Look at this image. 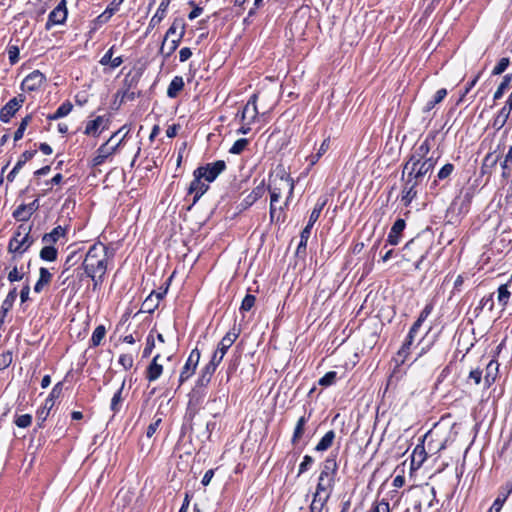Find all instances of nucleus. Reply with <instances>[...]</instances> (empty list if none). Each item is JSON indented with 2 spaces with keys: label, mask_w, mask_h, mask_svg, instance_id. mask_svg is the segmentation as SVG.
<instances>
[{
  "label": "nucleus",
  "mask_w": 512,
  "mask_h": 512,
  "mask_svg": "<svg viewBox=\"0 0 512 512\" xmlns=\"http://www.w3.org/2000/svg\"><path fill=\"white\" fill-rule=\"evenodd\" d=\"M109 257V248L101 242H96L90 246L82 262V269L89 278H94V274H106L107 258Z\"/></svg>",
  "instance_id": "1"
},
{
  "label": "nucleus",
  "mask_w": 512,
  "mask_h": 512,
  "mask_svg": "<svg viewBox=\"0 0 512 512\" xmlns=\"http://www.w3.org/2000/svg\"><path fill=\"white\" fill-rule=\"evenodd\" d=\"M32 227L21 224L14 232L8 244V251L22 255L34 243V238L30 235Z\"/></svg>",
  "instance_id": "2"
},
{
  "label": "nucleus",
  "mask_w": 512,
  "mask_h": 512,
  "mask_svg": "<svg viewBox=\"0 0 512 512\" xmlns=\"http://www.w3.org/2000/svg\"><path fill=\"white\" fill-rule=\"evenodd\" d=\"M326 203H327L326 199H324V200L319 199L317 201V203L315 204V206L309 216L307 225L304 227V229L300 233V242H299L297 250H296L297 255H299L301 252H305L308 239L311 235V230H312L314 224L319 219L320 214H321L323 208L325 207Z\"/></svg>",
  "instance_id": "3"
},
{
  "label": "nucleus",
  "mask_w": 512,
  "mask_h": 512,
  "mask_svg": "<svg viewBox=\"0 0 512 512\" xmlns=\"http://www.w3.org/2000/svg\"><path fill=\"white\" fill-rule=\"evenodd\" d=\"M205 396H206L205 389L195 385V387L188 394L189 400H188L185 418H188L190 421L193 420V418L199 412Z\"/></svg>",
  "instance_id": "4"
},
{
  "label": "nucleus",
  "mask_w": 512,
  "mask_h": 512,
  "mask_svg": "<svg viewBox=\"0 0 512 512\" xmlns=\"http://www.w3.org/2000/svg\"><path fill=\"white\" fill-rule=\"evenodd\" d=\"M226 169V163L224 160H217L211 163H207L203 166H199L194 171L198 173L199 177L205 179L208 183L216 180V178Z\"/></svg>",
  "instance_id": "5"
},
{
  "label": "nucleus",
  "mask_w": 512,
  "mask_h": 512,
  "mask_svg": "<svg viewBox=\"0 0 512 512\" xmlns=\"http://www.w3.org/2000/svg\"><path fill=\"white\" fill-rule=\"evenodd\" d=\"M200 357L201 352L198 348H194L190 352L179 376V386L186 382L195 373Z\"/></svg>",
  "instance_id": "6"
},
{
  "label": "nucleus",
  "mask_w": 512,
  "mask_h": 512,
  "mask_svg": "<svg viewBox=\"0 0 512 512\" xmlns=\"http://www.w3.org/2000/svg\"><path fill=\"white\" fill-rule=\"evenodd\" d=\"M122 129L118 130L116 133H114L110 139L102 144L96 151V155L93 157L92 159V165L93 166H100L102 165L106 159L111 156L113 153H115V151L117 150V148L120 146V144L122 143V140L121 139L117 144H115L114 146H111L109 147V143L112 141V139L118 134L121 132Z\"/></svg>",
  "instance_id": "7"
},
{
  "label": "nucleus",
  "mask_w": 512,
  "mask_h": 512,
  "mask_svg": "<svg viewBox=\"0 0 512 512\" xmlns=\"http://www.w3.org/2000/svg\"><path fill=\"white\" fill-rule=\"evenodd\" d=\"M68 11L66 0H61L58 5L49 13L45 29L50 30L55 25L64 24L67 19Z\"/></svg>",
  "instance_id": "8"
},
{
  "label": "nucleus",
  "mask_w": 512,
  "mask_h": 512,
  "mask_svg": "<svg viewBox=\"0 0 512 512\" xmlns=\"http://www.w3.org/2000/svg\"><path fill=\"white\" fill-rule=\"evenodd\" d=\"M436 163L437 158L431 156L424 159L417 167H411V169L407 170L406 173L408 176L421 182L424 176L434 169Z\"/></svg>",
  "instance_id": "9"
},
{
  "label": "nucleus",
  "mask_w": 512,
  "mask_h": 512,
  "mask_svg": "<svg viewBox=\"0 0 512 512\" xmlns=\"http://www.w3.org/2000/svg\"><path fill=\"white\" fill-rule=\"evenodd\" d=\"M63 391V383L58 382L54 385L52 388L49 396L45 400L44 406L37 411V418L41 419L42 421H45L46 418L49 415L50 410L54 406L55 399H58Z\"/></svg>",
  "instance_id": "10"
},
{
  "label": "nucleus",
  "mask_w": 512,
  "mask_h": 512,
  "mask_svg": "<svg viewBox=\"0 0 512 512\" xmlns=\"http://www.w3.org/2000/svg\"><path fill=\"white\" fill-rule=\"evenodd\" d=\"M24 101L25 97L23 95H19L18 97L10 99L0 109V121L3 123H8L10 119L15 115V113L20 109Z\"/></svg>",
  "instance_id": "11"
},
{
  "label": "nucleus",
  "mask_w": 512,
  "mask_h": 512,
  "mask_svg": "<svg viewBox=\"0 0 512 512\" xmlns=\"http://www.w3.org/2000/svg\"><path fill=\"white\" fill-rule=\"evenodd\" d=\"M45 80L46 77L42 72L34 70L24 78L21 88L24 91L34 92L40 89Z\"/></svg>",
  "instance_id": "12"
},
{
  "label": "nucleus",
  "mask_w": 512,
  "mask_h": 512,
  "mask_svg": "<svg viewBox=\"0 0 512 512\" xmlns=\"http://www.w3.org/2000/svg\"><path fill=\"white\" fill-rule=\"evenodd\" d=\"M420 182L416 179H413L412 177L408 176L406 177L403 189H402V196L401 201L405 206H409L413 199L417 196V190L416 187L418 186Z\"/></svg>",
  "instance_id": "13"
},
{
  "label": "nucleus",
  "mask_w": 512,
  "mask_h": 512,
  "mask_svg": "<svg viewBox=\"0 0 512 512\" xmlns=\"http://www.w3.org/2000/svg\"><path fill=\"white\" fill-rule=\"evenodd\" d=\"M256 100L257 95L253 94L248 100V102L244 105L242 111L237 114V116L240 117V120L242 122L248 120V124H250L256 119L258 115Z\"/></svg>",
  "instance_id": "14"
},
{
  "label": "nucleus",
  "mask_w": 512,
  "mask_h": 512,
  "mask_svg": "<svg viewBox=\"0 0 512 512\" xmlns=\"http://www.w3.org/2000/svg\"><path fill=\"white\" fill-rule=\"evenodd\" d=\"M193 176L194 179L191 181L189 185L188 193L193 195V204H195L200 199V197L208 190L209 185L202 182L201 180L203 178L199 177L198 173H196L195 171L193 172Z\"/></svg>",
  "instance_id": "15"
},
{
  "label": "nucleus",
  "mask_w": 512,
  "mask_h": 512,
  "mask_svg": "<svg viewBox=\"0 0 512 512\" xmlns=\"http://www.w3.org/2000/svg\"><path fill=\"white\" fill-rule=\"evenodd\" d=\"M405 227H406L405 220L402 218H398L392 225L390 232L387 236L386 242L392 246L398 245L401 241L402 233H403Z\"/></svg>",
  "instance_id": "16"
},
{
  "label": "nucleus",
  "mask_w": 512,
  "mask_h": 512,
  "mask_svg": "<svg viewBox=\"0 0 512 512\" xmlns=\"http://www.w3.org/2000/svg\"><path fill=\"white\" fill-rule=\"evenodd\" d=\"M512 493V478L507 480L499 487L498 495L492 504V508L496 511H501L504 503Z\"/></svg>",
  "instance_id": "17"
},
{
  "label": "nucleus",
  "mask_w": 512,
  "mask_h": 512,
  "mask_svg": "<svg viewBox=\"0 0 512 512\" xmlns=\"http://www.w3.org/2000/svg\"><path fill=\"white\" fill-rule=\"evenodd\" d=\"M17 298V288L14 287L11 289L8 294L6 295L5 299L3 300L1 307H0V329L2 328V325L4 323V319L7 315V313L11 310L13 307V304Z\"/></svg>",
  "instance_id": "18"
},
{
  "label": "nucleus",
  "mask_w": 512,
  "mask_h": 512,
  "mask_svg": "<svg viewBox=\"0 0 512 512\" xmlns=\"http://www.w3.org/2000/svg\"><path fill=\"white\" fill-rule=\"evenodd\" d=\"M35 154H36V150H26L21 154L17 163L15 164L13 169L7 175L8 182L14 181V179H15L16 175L18 174V172L20 171V169L25 165V163L27 161L32 159L35 156Z\"/></svg>",
  "instance_id": "19"
},
{
  "label": "nucleus",
  "mask_w": 512,
  "mask_h": 512,
  "mask_svg": "<svg viewBox=\"0 0 512 512\" xmlns=\"http://www.w3.org/2000/svg\"><path fill=\"white\" fill-rule=\"evenodd\" d=\"M338 470V464L336 461V455H329L323 462L322 470L320 472L321 477L334 478Z\"/></svg>",
  "instance_id": "20"
},
{
  "label": "nucleus",
  "mask_w": 512,
  "mask_h": 512,
  "mask_svg": "<svg viewBox=\"0 0 512 512\" xmlns=\"http://www.w3.org/2000/svg\"><path fill=\"white\" fill-rule=\"evenodd\" d=\"M159 359L160 354L155 355L146 369V379L149 382L156 381L163 372V366L158 363Z\"/></svg>",
  "instance_id": "21"
},
{
  "label": "nucleus",
  "mask_w": 512,
  "mask_h": 512,
  "mask_svg": "<svg viewBox=\"0 0 512 512\" xmlns=\"http://www.w3.org/2000/svg\"><path fill=\"white\" fill-rule=\"evenodd\" d=\"M335 479L334 478H325L319 476L318 483L316 486V492L314 493L316 496H324L328 495V499L330 498Z\"/></svg>",
  "instance_id": "22"
},
{
  "label": "nucleus",
  "mask_w": 512,
  "mask_h": 512,
  "mask_svg": "<svg viewBox=\"0 0 512 512\" xmlns=\"http://www.w3.org/2000/svg\"><path fill=\"white\" fill-rule=\"evenodd\" d=\"M415 336L416 334L409 331L402 346L398 350L397 356L401 364H404L407 361Z\"/></svg>",
  "instance_id": "23"
},
{
  "label": "nucleus",
  "mask_w": 512,
  "mask_h": 512,
  "mask_svg": "<svg viewBox=\"0 0 512 512\" xmlns=\"http://www.w3.org/2000/svg\"><path fill=\"white\" fill-rule=\"evenodd\" d=\"M265 193L264 183L256 186L241 202V207L246 209L252 206L258 199H260Z\"/></svg>",
  "instance_id": "24"
},
{
  "label": "nucleus",
  "mask_w": 512,
  "mask_h": 512,
  "mask_svg": "<svg viewBox=\"0 0 512 512\" xmlns=\"http://www.w3.org/2000/svg\"><path fill=\"white\" fill-rule=\"evenodd\" d=\"M170 0H161L156 13L152 16L149 22L148 29H153L165 18Z\"/></svg>",
  "instance_id": "25"
},
{
  "label": "nucleus",
  "mask_w": 512,
  "mask_h": 512,
  "mask_svg": "<svg viewBox=\"0 0 512 512\" xmlns=\"http://www.w3.org/2000/svg\"><path fill=\"white\" fill-rule=\"evenodd\" d=\"M310 416H311V412L308 414V416L303 415L297 420L295 428H294V432H293V435L291 438V443L293 445H296L300 441V439L303 437L304 432H305V426H306L307 422L309 421Z\"/></svg>",
  "instance_id": "26"
},
{
  "label": "nucleus",
  "mask_w": 512,
  "mask_h": 512,
  "mask_svg": "<svg viewBox=\"0 0 512 512\" xmlns=\"http://www.w3.org/2000/svg\"><path fill=\"white\" fill-rule=\"evenodd\" d=\"M276 178H278V181L285 182V184L287 186H289V192H288V196H287V199H286V202H285V206H287L288 202L290 201V199L293 196V192H294V188H295V181L290 176V174L285 171L284 168H280L276 172Z\"/></svg>",
  "instance_id": "27"
},
{
  "label": "nucleus",
  "mask_w": 512,
  "mask_h": 512,
  "mask_svg": "<svg viewBox=\"0 0 512 512\" xmlns=\"http://www.w3.org/2000/svg\"><path fill=\"white\" fill-rule=\"evenodd\" d=\"M215 369L210 367L209 365H205L200 372V375L196 381V386L206 389L208 384L210 383L213 374L215 373Z\"/></svg>",
  "instance_id": "28"
},
{
  "label": "nucleus",
  "mask_w": 512,
  "mask_h": 512,
  "mask_svg": "<svg viewBox=\"0 0 512 512\" xmlns=\"http://www.w3.org/2000/svg\"><path fill=\"white\" fill-rule=\"evenodd\" d=\"M52 279V274L49 272V270L45 267H40L39 269V279L34 285V292L40 293L44 286L50 283Z\"/></svg>",
  "instance_id": "29"
},
{
  "label": "nucleus",
  "mask_w": 512,
  "mask_h": 512,
  "mask_svg": "<svg viewBox=\"0 0 512 512\" xmlns=\"http://www.w3.org/2000/svg\"><path fill=\"white\" fill-rule=\"evenodd\" d=\"M66 234V229L62 226H57L53 228V230L49 233H45L42 236V242L45 244L56 243L61 237H64Z\"/></svg>",
  "instance_id": "30"
},
{
  "label": "nucleus",
  "mask_w": 512,
  "mask_h": 512,
  "mask_svg": "<svg viewBox=\"0 0 512 512\" xmlns=\"http://www.w3.org/2000/svg\"><path fill=\"white\" fill-rule=\"evenodd\" d=\"M185 28L186 24L184 20L182 18H175L165 34L164 42H166L170 36L174 35L177 29L181 30L178 38L182 39L185 34Z\"/></svg>",
  "instance_id": "31"
},
{
  "label": "nucleus",
  "mask_w": 512,
  "mask_h": 512,
  "mask_svg": "<svg viewBox=\"0 0 512 512\" xmlns=\"http://www.w3.org/2000/svg\"><path fill=\"white\" fill-rule=\"evenodd\" d=\"M183 88H184L183 78L181 76H175L171 80V82L167 88V96L172 99L176 98L178 96L179 92L183 90Z\"/></svg>",
  "instance_id": "32"
},
{
  "label": "nucleus",
  "mask_w": 512,
  "mask_h": 512,
  "mask_svg": "<svg viewBox=\"0 0 512 512\" xmlns=\"http://www.w3.org/2000/svg\"><path fill=\"white\" fill-rule=\"evenodd\" d=\"M335 439V432L333 430H329L325 433V435L320 439V441L315 446L314 450L317 452H324L328 450Z\"/></svg>",
  "instance_id": "33"
},
{
  "label": "nucleus",
  "mask_w": 512,
  "mask_h": 512,
  "mask_svg": "<svg viewBox=\"0 0 512 512\" xmlns=\"http://www.w3.org/2000/svg\"><path fill=\"white\" fill-rule=\"evenodd\" d=\"M498 373V363L496 360H491L486 366V374L484 376V381L487 387H490L497 376Z\"/></svg>",
  "instance_id": "34"
},
{
  "label": "nucleus",
  "mask_w": 512,
  "mask_h": 512,
  "mask_svg": "<svg viewBox=\"0 0 512 512\" xmlns=\"http://www.w3.org/2000/svg\"><path fill=\"white\" fill-rule=\"evenodd\" d=\"M447 96V89L445 88H441L439 89L435 95L433 96L432 99H430L429 101H427V103L425 104V106L423 107V112L426 113V112H430L437 104H439L440 102H442L444 100V98Z\"/></svg>",
  "instance_id": "35"
},
{
  "label": "nucleus",
  "mask_w": 512,
  "mask_h": 512,
  "mask_svg": "<svg viewBox=\"0 0 512 512\" xmlns=\"http://www.w3.org/2000/svg\"><path fill=\"white\" fill-rule=\"evenodd\" d=\"M73 109V105L70 101L63 102L53 114L47 116L48 120H58L67 116Z\"/></svg>",
  "instance_id": "36"
},
{
  "label": "nucleus",
  "mask_w": 512,
  "mask_h": 512,
  "mask_svg": "<svg viewBox=\"0 0 512 512\" xmlns=\"http://www.w3.org/2000/svg\"><path fill=\"white\" fill-rule=\"evenodd\" d=\"M125 387V380L122 382L119 389L114 393L111 403H110V410L113 412V414H117L121 409V404L123 401L122 393Z\"/></svg>",
  "instance_id": "37"
},
{
  "label": "nucleus",
  "mask_w": 512,
  "mask_h": 512,
  "mask_svg": "<svg viewBox=\"0 0 512 512\" xmlns=\"http://www.w3.org/2000/svg\"><path fill=\"white\" fill-rule=\"evenodd\" d=\"M278 178L275 177L274 184L269 185L268 190L270 193V203L276 204L282 195V188L285 184V182L277 183Z\"/></svg>",
  "instance_id": "38"
},
{
  "label": "nucleus",
  "mask_w": 512,
  "mask_h": 512,
  "mask_svg": "<svg viewBox=\"0 0 512 512\" xmlns=\"http://www.w3.org/2000/svg\"><path fill=\"white\" fill-rule=\"evenodd\" d=\"M499 161V155H495L494 153H488L482 163L481 172L482 174L489 173L493 168L496 167Z\"/></svg>",
  "instance_id": "39"
},
{
  "label": "nucleus",
  "mask_w": 512,
  "mask_h": 512,
  "mask_svg": "<svg viewBox=\"0 0 512 512\" xmlns=\"http://www.w3.org/2000/svg\"><path fill=\"white\" fill-rule=\"evenodd\" d=\"M39 256L43 261L53 262L57 259L58 250L52 244H47L41 249Z\"/></svg>",
  "instance_id": "40"
},
{
  "label": "nucleus",
  "mask_w": 512,
  "mask_h": 512,
  "mask_svg": "<svg viewBox=\"0 0 512 512\" xmlns=\"http://www.w3.org/2000/svg\"><path fill=\"white\" fill-rule=\"evenodd\" d=\"M509 114L510 110L507 106L502 107L493 120V128L500 130L506 124Z\"/></svg>",
  "instance_id": "41"
},
{
  "label": "nucleus",
  "mask_w": 512,
  "mask_h": 512,
  "mask_svg": "<svg viewBox=\"0 0 512 512\" xmlns=\"http://www.w3.org/2000/svg\"><path fill=\"white\" fill-rule=\"evenodd\" d=\"M104 122V116H97L94 120L88 121L84 130L86 135H97L99 133V127Z\"/></svg>",
  "instance_id": "42"
},
{
  "label": "nucleus",
  "mask_w": 512,
  "mask_h": 512,
  "mask_svg": "<svg viewBox=\"0 0 512 512\" xmlns=\"http://www.w3.org/2000/svg\"><path fill=\"white\" fill-rule=\"evenodd\" d=\"M181 40L182 39H180V38L171 40L167 49L165 48L166 42H164V41L162 42L159 53L163 56L164 60H167L176 51Z\"/></svg>",
  "instance_id": "43"
},
{
  "label": "nucleus",
  "mask_w": 512,
  "mask_h": 512,
  "mask_svg": "<svg viewBox=\"0 0 512 512\" xmlns=\"http://www.w3.org/2000/svg\"><path fill=\"white\" fill-rule=\"evenodd\" d=\"M106 334V328L104 325H98L91 336L90 347H97L101 344Z\"/></svg>",
  "instance_id": "44"
},
{
  "label": "nucleus",
  "mask_w": 512,
  "mask_h": 512,
  "mask_svg": "<svg viewBox=\"0 0 512 512\" xmlns=\"http://www.w3.org/2000/svg\"><path fill=\"white\" fill-rule=\"evenodd\" d=\"M159 306L157 298H154V294H149L143 301L141 310L146 313H153Z\"/></svg>",
  "instance_id": "45"
},
{
  "label": "nucleus",
  "mask_w": 512,
  "mask_h": 512,
  "mask_svg": "<svg viewBox=\"0 0 512 512\" xmlns=\"http://www.w3.org/2000/svg\"><path fill=\"white\" fill-rule=\"evenodd\" d=\"M427 458V453L425 451V447L423 444H418L413 450L412 454V463L417 462V465L420 466Z\"/></svg>",
  "instance_id": "46"
},
{
  "label": "nucleus",
  "mask_w": 512,
  "mask_h": 512,
  "mask_svg": "<svg viewBox=\"0 0 512 512\" xmlns=\"http://www.w3.org/2000/svg\"><path fill=\"white\" fill-rule=\"evenodd\" d=\"M511 80H512V74H507L503 77L502 82L500 83V85L498 86V88L496 89V91L493 95L494 101L499 100L503 97L504 92L508 88Z\"/></svg>",
  "instance_id": "47"
},
{
  "label": "nucleus",
  "mask_w": 512,
  "mask_h": 512,
  "mask_svg": "<svg viewBox=\"0 0 512 512\" xmlns=\"http://www.w3.org/2000/svg\"><path fill=\"white\" fill-rule=\"evenodd\" d=\"M327 501H328V495L316 496L314 494L312 503L310 505V511L311 512H322Z\"/></svg>",
  "instance_id": "48"
},
{
  "label": "nucleus",
  "mask_w": 512,
  "mask_h": 512,
  "mask_svg": "<svg viewBox=\"0 0 512 512\" xmlns=\"http://www.w3.org/2000/svg\"><path fill=\"white\" fill-rule=\"evenodd\" d=\"M13 217L17 221L25 222L28 221L31 217L30 213L28 212L26 208V204L19 205L14 211H13Z\"/></svg>",
  "instance_id": "49"
},
{
  "label": "nucleus",
  "mask_w": 512,
  "mask_h": 512,
  "mask_svg": "<svg viewBox=\"0 0 512 512\" xmlns=\"http://www.w3.org/2000/svg\"><path fill=\"white\" fill-rule=\"evenodd\" d=\"M422 160H424V158L417 156V152L414 151L409 157L408 161L404 164L402 179H404L407 170L411 169V167H417L420 163L423 162Z\"/></svg>",
  "instance_id": "50"
},
{
  "label": "nucleus",
  "mask_w": 512,
  "mask_h": 512,
  "mask_svg": "<svg viewBox=\"0 0 512 512\" xmlns=\"http://www.w3.org/2000/svg\"><path fill=\"white\" fill-rule=\"evenodd\" d=\"M510 296H511V293L508 290V283L500 285L498 288V297H497L499 304H501L503 307H505L508 304Z\"/></svg>",
  "instance_id": "51"
},
{
  "label": "nucleus",
  "mask_w": 512,
  "mask_h": 512,
  "mask_svg": "<svg viewBox=\"0 0 512 512\" xmlns=\"http://www.w3.org/2000/svg\"><path fill=\"white\" fill-rule=\"evenodd\" d=\"M336 379L337 373L335 371H329L319 379L318 384L323 387H328L335 384Z\"/></svg>",
  "instance_id": "52"
},
{
  "label": "nucleus",
  "mask_w": 512,
  "mask_h": 512,
  "mask_svg": "<svg viewBox=\"0 0 512 512\" xmlns=\"http://www.w3.org/2000/svg\"><path fill=\"white\" fill-rule=\"evenodd\" d=\"M30 121H31L30 115H27L26 117H24L21 120L17 130L14 133V141H18V140L22 139L24 132H25Z\"/></svg>",
  "instance_id": "53"
},
{
  "label": "nucleus",
  "mask_w": 512,
  "mask_h": 512,
  "mask_svg": "<svg viewBox=\"0 0 512 512\" xmlns=\"http://www.w3.org/2000/svg\"><path fill=\"white\" fill-rule=\"evenodd\" d=\"M248 143H249V141L246 138H240V139L236 140L234 142V144L232 145V147L229 149V153L235 154V155L241 154L243 152V150L246 148V146L248 145Z\"/></svg>",
  "instance_id": "54"
},
{
  "label": "nucleus",
  "mask_w": 512,
  "mask_h": 512,
  "mask_svg": "<svg viewBox=\"0 0 512 512\" xmlns=\"http://www.w3.org/2000/svg\"><path fill=\"white\" fill-rule=\"evenodd\" d=\"M241 333L240 327H237L236 324L233 325V327L224 335L222 339L225 340V342H228L231 346L233 343L237 340Z\"/></svg>",
  "instance_id": "55"
},
{
  "label": "nucleus",
  "mask_w": 512,
  "mask_h": 512,
  "mask_svg": "<svg viewBox=\"0 0 512 512\" xmlns=\"http://www.w3.org/2000/svg\"><path fill=\"white\" fill-rule=\"evenodd\" d=\"M454 169L455 167L452 163H446L437 173L438 180L442 181L448 179L453 173Z\"/></svg>",
  "instance_id": "56"
},
{
  "label": "nucleus",
  "mask_w": 512,
  "mask_h": 512,
  "mask_svg": "<svg viewBox=\"0 0 512 512\" xmlns=\"http://www.w3.org/2000/svg\"><path fill=\"white\" fill-rule=\"evenodd\" d=\"M162 423V418L157 414L153 417V421L149 424L146 430V437L152 438L154 434L157 432L160 424Z\"/></svg>",
  "instance_id": "57"
},
{
  "label": "nucleus",
  "mask_w": 512,
  "mask_h": 512,
  "mask_svg": "<svg viewBox=\"0 0 512 512\" xmlns=\"http://www.w3.org/2000/svg\"><path fill=\"white\" fill-rule=\"evenodd\" d=\"M256 297L252 294H246L244 299L242 300L240 311L241 312H248L250 311L253 306L255 305Z\"/></svg>",
  "instance_id": "58"
},
{
  "label": "nucleus",
  "mask_w": 512,
  "mask_h": 512,
  "mask_svg": "<svg viewBox=\"0 0 512 512\" xmlns=\"http://www.w3.org/2000/svg\"><path fill=\"white\" fill-rule=\"evenodd\" d=\"M14 423L19 428H27L32 423V416L30 414H22L15 418Z\"/></svg>",
  "instance_id": "59"
},
{
  "label": "nucleus",
  "mask_w": 512,
  "mask_h": 512,
  "mask_svg": "<svg viewBox=\"0 0 512 512\" xmlns=\"http://www.w3.org/2000/svg\"><path fill=\"white\" fill-rule=\"evenodd\" d=\"M509 64H510L509 58H507V57L501 58L498 61V63L496 64V66L493 68L492 75H500V74H502L507 69Z\"/></svg>",
  "instance_id": "60"
},
{
  "label": "nucleus",
  "mask_w": 512,
  "mask_h": 512,
  "mask_svg": "<svg viewBox=\"0 0 512 512\" xmlns=\"http://www.w3.org/2000/svg\"><path fill=\"white\" fill-rule=\"evenodd\" d=\"M510 163H512V146L509 148L508 152L506 153L503 162H501V167L503 169L502 176L504 178L509 176Z\"/></svg>",
  "instance_id": "61"
},
{
  "label": "nucleus",
  "mask_w": 512,
  "mask_h": 512,
  "mask_svg": "<svg viewBox=\"0 0 512 512\" xmlns=\"http://www.w3.org/2000/svg\"><path fill=\"white\" fill-rule=\"evenodd\" d=\"M7 53H8L10 64L11 65L16 64L19 60V53H20L19 47L16 45H8Z\"/></svg>",
  "instance_id": "62"
},
{
  "label": "nucleus",
  "mask_w": 512,
  "mask_h": 512,
  "mask_svg": "<svg viewBox=\"0 0 512 512\" xmlns=\"http://www.w3.org/2000/svg\"><path fill=\"white\" fill-rule=\"evenodd\" d=\"M313 463H314L313 457H311L310 455H305L303 457L302 462L299 465L298 476H300L301 474L307 472L311 468Z\"/></svg>",
  "instance_id": "63"
},
{
  "label": "nucleus",
  "mask_w": 512,
  "mask_h": 512,
  "mask_svg": "<svg viewBox=\"0 0 512 512\" xmlns=\"http://www.w3.org/2000/svg\"><path fill=\"white\" fill-rule=\"evenodd\" d=\"M369 512H390L388 501L382 499L374 502Z\"/></svg>",
  "instance_id": "64"
}]
</instances>
